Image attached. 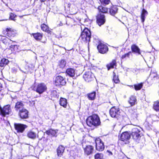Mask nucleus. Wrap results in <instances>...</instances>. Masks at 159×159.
Here are the masks:
<instances>
[{"mask_svg":"<svg viewBox=\"0 0 159 159\" xmlns=\"http://www.w3.org/2000/svg\"><path fill=\"white\" fill-rule=\"evenodd\" d=\"M97 49L98 52L102 54L106 53L108 50V48L107 45L101 43H100L97 46Z\"/></svg>","mask_w":159,"mask_h":159,"instance_id":"9","label":"nucleus"},{"mask_svg":"<svg viewBox=\"0 0 159 159\" xmlns=\"http://www.w3.org/2000/svg\"><path fill=\"white\" fill-rule=\"evenodd\" d=\"M148 14L147 11L145 9H143L141 15V19L142 22H144L145 20V16Z\"/></svg>","mask_w":159,"mask_h":159,"instance_id":"31","label":"nucleus"},{"mask_svg":"<svg viewBox=\"0 0 159 159\" xmlns=\"http://www.w3.org/2000/svg\"><path fill=\"white\" fill-rule=\"evenodd\" d=\"M130 134L127 132H125L121 134L120 139L121 141L125 142V144H127L129 143L128 140L130 139Z\"/></svg>","mask_w":159,"mask_h":159,"instance_id":"13","label":"nucleus"},{"mask_svg":"<svg viewBox=\"0 0 159 159\" xmlns=\"http://www.w3.org/2000/svg\"><path fill=\"white\" fill-rule=\"evenodd\" d=\"M87 125L90 127L97 126L100 125L101 122L98 115L94 114L89 116L86 120Z\"/></svg>","mask_w":159,"mask_h":159,"instance_id":"1","label":"nucleus"},{"mask_svg":"<svg viewBox=\"0 0 159 159\" xmlns=\"http://www.w3.org/2000/svg\"><path fill=\"white\" fill-rule=\"evenodd\" d=\"M153 108L156 111H159V101L154 102L153 104Z\"/></svg>","mask_w":159,"mask_h":159,"instance_id":"33","label":"nucleus"},{"mask_svg":"<svg viewBox=\"0 0 159 159\" xmlns=\"http://www.w3.org/2000/svg\"><path fill=\"white\" fill-rule=\"evenodd\" d=\"M16 15L12 13H11L10 15V18L11 20H13L14 21H15L16 20V19H15V18L16 17Z\"/></svg>","mask_w":159,"mask_h":159,"instance_id":"41","label":"nucleus"},{"mask_svg":"<svg viewBox=\"0 0 159 159\" xmlns=\"http://www.w3.org/2000/svg\"><path fill=\"white\" fill-rule=\"evenodd\" d=\"M98 9L100 11H101L103 13H106L108 11L107 8L103 7L102 6H99Z\"/></svg>","mask_w":159,"mask_h":159,"instance_id":"30","label":"nucleus"},{"mask_svg":"<svg viewBox=\"0 0 159 159\" xmlns=\"http://www.w3.org/2000/svg\"><path fill=\"white\" fill-rule=\"evenodd\" d=\"M83 77L85 81L89 82L94 79V75L91 72L88 71L85 72Z\"/></svg>","mask_w":159,"mask_h":159,"instance_id":"12","label":"nucleus"},{"mask_svg":"<svg viewBox=\"0 0 159 159\" xmlns=\"http://www.w3.org/2000/svg\"><path fill=\"white\" fill-rule=\"evenodd\" d=\"M66 64V61L64 60H62L59 62L58 65L60 68L63 69L65 66Z\"/></svg>","mask_w":159,"mask_h":159,"instance_id":"32","label":"nucleus"},{"mask_svg":"<svg viewBox=\"0 0 159 159\" xmlns=\"http://www.w3.org/2000/svg\"><path fill=\"white\" fill-rule=\"evenodd\" d=\"M39 140H41L42 139L43 140L44 143H46L47 142L48 139L47 138H45L44 137H43L41 139L39 138Z\"/></svg>","mask_w":159,"mask_h":159,"instance_id":"44","label":"nucleus"},{"mask_svg":"<svg viewBox=\"0 0 159 159\" xmlns=\"http://www.w3.org/2000/svg\"><path fill=\"white\" fill-rule=\"evenodd\" d=\"M81 144L85 155L89 156L93 153L94 150L93 146L90 145L84 146L83 143H81Z\"/></svg>","mask_w":159,"mask_h":159,"instance_id":"4","label":"nucleus"},{"mask_svg":"<svg viewBox=\"0 0 159 159\" xmlns=\"http://www.w3.org/2000/svg\"><path fill=\"white\" fill-rule=\"evenodd\" d=\"M150 76L151 77H153L154 80L156 79H157L158 78V77L157 76V74L155 73H154V74H151Z\"/></svg>","mask_w":159,"mask_h":159,"instance_id":"42","label":"nucleus"},{"mask_svg":"<svg viewBox=\"0 0 159 159\" xmlns=\"http://www.w3.org/2000/svg\"><path fill=\"white\" fill-rule=\"evenodd\" d=\"M96 144V148L97 150L98 151H102L104 149V146L102 141L99 138L96 139L95 140Z\"/></svg>","mask_w":159,"mask_h":159,"instance_id":"10","label":"nucleus"},{"mask_svg":"<svg viewBox=\"0 0 159 159\" xmlns=\"http://www.w3.org/2000/svg\"><path fill=\"white\" fill-rule=\"evenodd\" d=\"M65 148L62 146H59L57 149V155L59 157H61L64 151Z\"/></svg>","mask_w":159,"mask_h":159,"instance_id":"23","label":"nucleus"},{"mask_svg":"<svg viewBox=\"0 0 159 159\" xmlns=\"http://www.w3.org/2000/svg\"><path fill=\"white\" fill-rule=\"evenodd\" d=\"M41 27V29L43 31L48 32L49 31L48 26L45 24H42Z\"/></svg>","mask_w":159,"mask_h":159,"instance_id":"34","label":"nucleus"},{"mask_svg":"<svg viewBox=\"0 0 159 159\" xmlns=\"http://www.w3.org/2000/svg\"><path fill=\"white\" fill-rule=\"evenodd\" d=\"M66 72L68 75L71 77H74L75 74V70L72 68L67 69Z\"/></svg>","mask_w":159,"mask_h":159,"instance_id":"21","label":"nucleus"},{"mask_svg":"<svg viewBox=\"0 0 159 159\" xmlns=\"http://www.w3.org/2000/svg\"><path fill=\"white\" fill-rule=\"evenodd\" d=\"M66 83L65 79L63 77L59 75L56 77L54 84L56 86H60L64 85Z\"/></svg>","mask_w":159,"mask_h":159,"instance_id":"7","label":"nucleus"},{"mask_svg":"<svg viewBox=\"0 0 159 159\" xmlns=\"http://www.w3.org/2000/svg\"><path fill=\"white\" fill-rule=\"evenodd\" d=\"M142 83L139 84H135L134 85V88L136 90H140L143 87Z\"/></svg>","mask_w":159,"mask_h":159,"instance_id":"36","label":"nucleus"},{"mask_svg":"<svg viewBox=\"0 0 159 159\" xmlns=\"http://www.w3.org/2000/svg\"><path fill=\"white\" fill-rule=\"evenodd\" d=\"M149 62L150 63L153 64V62L152 61H149Z\"/></svg>","mask_w":159,"mask_h":159,"instance_id":"47","label":"nucleus"},{"mask_svg":"<svg viewBox=\"0 0 159 159\" xmlns=\"http://www.w3.org/2000/svg\"><path fill=\"white\" fill-rule=\"evenodd\" d=\"M40 0V1H41V2H44V1H45L46 0Z\"/></svg>","mask_w":159,"mask_h":159,"instance_id":"48","label":"nucleus"},{"mask_svg":"<svg viewBox=\"0 0 159 159\" xmlns=\"http://www.w3.org/2000/svg\"><path fill=\"white\" fill-rule=\"evenodd\" d=\"M53 93H56V92L55 91H53Z\"/></svg>","mask_w":159,"mask_h":159,"instance_id":"49","label":"nucleus"},{"mask_svg":"<svg viewBox=\"0 0 159 159\" xmlns=\"http://www.w3.org/2000/svg\"><path fill=\"white\" fill-rule=\"evenodd\" d=\"M27 136L29 138L32 139H35L37 137L39 138L38 135L33 130L29 131L27 133Z\"/></svg>","mask_w":159,"mask_h":159,"instance_id":"18","label":"nucleus"},{"mask_svg":"<svg viewBox=\"0 0 159 159\" xmlns=\"http://www.w3.org/2000/svg\"><path fill=\"white\" fill-rule=\"evenodd\" d=\"M116 62L115 60H113L111 62L107 65V67L108 70H110L111 69L113 68L115 66H116Z\"/></svg>","mask_w":159,"mask_h":159,"instance_id":"24","label":"nucleus"},{"mask_svg":"<svg viewBox=\"0 0 159 159\" xmlns=\"http://www.w3.org/2000/svg\"><path fill=\"white\" fill-rule=\"evenodd\" d=\"M131 116L133 118H136L137 117V115L136 112L135 111L133 112L131 114Z\"/></svg>","mask_w":159,"mask_h":159,"instance_id":"43","label":"nucleus"},{"mask_svg":"<svg viewBox=\"0 0 159 159\" xmlns=\"http://www.w3.org/2000/svg\"><path fill=\"white\" fill-rule=\"evenodd\" d=\"M88 97L89 100H93L94 99L95 96H96V92H93L90 93H89L88 94Z\"/></svg>","mask_w":159,"mask_h":159,"instance_id":"29","label":"nucleus"},{"mask_svg":"<svg viewBox=\"0 0 159 159\" xmlns=\"http://www.w3.org/2000/svg\"><path fill=\"white\" fill-rule=\"evenodd\" d=\"M1 39L2 40H5L6 39H7V38L6 37L4 36H1Z\"/></svg>","mask_w":159,"mask_h":159,"instance_id":"46","label":"nucleus"},{"mask_svg":"<svg viewBox=\"0 0 159 159\" xmlns=\"http://www.w3.org/2000/svg\"><path fill=\"white\" fill-rule=\"evenodd\" d=\"M28 111L25 108L19 111V115L22 119H26L28 117Z\"/></svg>","mask_w":159,"mask_h":159,"instance_id":"16","label":"nucleus"},{"mask_svg":"<svg viewBox=\"0 0 159 159\" xmlns=\"http://www.w3.org/2000/svg\"><path fill=\"white\" fill-rule=\"evenodd\" d=\"M120 111L119 108L115 107H112L110 110V114L111 117L118 118L120 115Z\"/></svg>","mask_w":159,"mask_h":159,"instance_id":"6","label":"nucleus"},{"mask_svg":"<svg viewBox=\"0 0 159 159\" xmlns=\"http://www.w3.org/2000/svg\"><path fill=\"white\" fill-rule=\"evenodd\" d=\"M136 101L137 100L135 97L131 96L128 102L131 106H133L136 103Z\"/></svg>","mask_w":159,"mask_h":159,"instance_id":"25","label":"nucleus"},{"mask_svg":"<svg viewBox=\"0 0 159 159\" xmlns=\"http://www.w3.org/2000/svg\"><path fill=\"white\" fill-rule=\"evenodd\" d=\"M95 159H103V155L102 153H97L94 156Z\"/></svg>","mask_w":159,"mask_h":159,"instance_id":"38","label":"nucleus"},{"mask_svg":"<svg viewBox=\"0 0 159 159\" xmlns=\"http://www.w3.org/2000/svg\"><path fill=\"white\" fill-rule=\"evenodd\" d=\"M102 4L107 5L110 2V0H99Z\"/></svg>","mask_w":159,"mask_h":159,"instance_id":"40","label":"nucleus"},{"mask_svg":"<svg viewBox=\"0 0 159 159\" xmlns=\"http://www.w3.org/2000/svg\"><path fill=\"white\" fill-rule=\"evenodd\" d=\"M131 49L133 52L141 54L140 49L139 47L135 44H133L131 47Z\"/></svg>","mask_w":159,"mask_h":159,"instance_id":"22","label":"nucleus"},{"mask_svg":"<svg viewBox=\"0 0 159 159\" xmlns=\"http://www.w3.org/2000/svg\"><path fill=\"white\" fill-rule=\"evenodd\" d=\"M58 131V130L57 129L54 130L50 129L47 130L45 133L48 135H51L52 137H56L57 136V133Z\"/></svg>","mask_w":159,"mask_h":159,"instance_id":"19","label":"nucleus"},{"mask_svg":"<svg viewBox=\"0 0 159 159\" xmlns=\"http://www.w3.org/2000/svg\"><path fill=\"white\" fill-rule=\"evenodd\" d=\"M131 135L133 139L137 142L141 138L140 131L137 128H134L132 129Z\"/></svg>","mask_w":159,"mask_h":159,"instance_id":"5","label":"nucleus"},{"mask_svg":"<svg viewBox=\"0 0 159 159\" xmlns=\"http://www.w3.org/2000/svg\"><path fill=\"white\" fill-rule=\"evenodd\" d=\"M15 109L16 111H19L25 109L23 103L21 102H17L16 104Z\"/></svg>","mask_w":159,"mask_h":159,"instance_id":"17","label":"nucleus"},{"mask_svg":"<svg viewBox=\"0 0 159 159\" xmlns=\"http://www.w3.org/2000/svg\"><path fill=\"white\" fill-rule=\"evenodd\" d=\"M14 127L15 129L17 131V132L18 133H22L27 126L25 125L15 123L14 124Z\"/></svg>","mask_w":159,"mask_h":159,"instance_id":"11","label":"nucleus"},{"mask_svg":"<svg viewBox=\"0 0 159 159\" xmlns=\"http://www.w3.org/2000/svg\"><path fill=\"white\" fill-rule=\"evenodd\" d=\"M67 100L66 99L64 98H61L60 100V104L61 106L63 107L64 108H66L67 106Z\"/></svg>","mask_w":159,"mask_h":159,"instance_id":"26","label":"nucleus"},{"mask_svg":"<svg viewBox=\"0 0 159 159\" xmlns=\"http://www.w3.org/2000/svg\"><path fill=\"white\" fill-rule=\"evenodd\" d=\"M107 152L108 153V155L109 156L112 155L113 154L112 152L109 150H107Z\"/></svg>","mask_w":159,"mask_h":159,"instance_id":"45","label":"nucleus"},{"mask_svg":"<svg viewBox=\"0 0 159 159\" xmlns=\"http://www.w3.org/2000/svg\"><path fill=\"white\" fill-rule=\"evenodd\" d=\"M9 61L6 59H2L0 62V66L1 67H4L9 63Z\"/></svg>","mask_w":159,"mask_h":159,"instance_id":"27","label":"nucleus"},{"mask_svg":"<svg viewBox=\"0 0 159 159\" xmlns=\"http://www.w3.org/2000/svg\"><path fill=\"white\" fill-rule=\"evenodd\" d=\"M113 80L115 83H118L119 82V80L117 75H116L115 73L113 72Z\"/></svg>","mask_w":159,"mask_h":159,"instance_id":"35","label":"nucleus"},{"mask_svg":"<svg viewBox=\"0 0 159 159\" xmlns=\"http://www.w3.org/2000/svg\"><path fill=\"white\" fill-rule=\"evenodd\" d=\"M118 10L117 7L116 6H113L110 9V13L111 15L114 16L117 13Z\"/></svg>","mask_w":159,"mask_h":159,"instance_id":"28","label":"nucleus"},{"mask_svg":"<svg viewBox=\"0 0 159 159\" xmlns=\"http://www.w3.org/2000/svg\"><path fill=\"white\" fill-rule=\"evenodd\" d=\"M32 35L34 39L38 41H40L43 37V34L39 33H33Z\"/></svg>","mask_w":159,"mask_h":159,"instance_id":"20","label":"nucleus"},{"mask_svg":"<svg viewBox=\"0 0 159 159\" xmlns=\"http://www.w3.org/2000/svg\"><path fill=\"white\" fill-rule=\"evenodd\" d=\"M91 33L87 28H85L82 32L80 38L84 42H89L90 41Z\"/></svg>","mask_w":159,"mask_h":159,"instance_id":"2","label":"nucleus"},{"mask_svg":"<svg viewBox=\"0 0 159 159\" xmlns=\"http://www.w3.org/2000/svg\"><path fill=\"white\" fill-rule=\"evenodd\" d=\"M17 33L16 31L11 28H7L6 30L5 34L9 37H14Z\"/></svg>","mask_w":159,"mask_h":159,"instance_id":"15","label":"nucleus"},{"mask_svg":"<svg viewBox=\"0 0 159 159\" xmlns=\"http://www.w3.org/2000/svg\"><path fill=\"white\" fill-rule=\"evenodd\" d=\"M47 89L46 86L44 84L40 83L35 86L33 88V89L39 94H41L45 91Z\"/></svg>","mask_w":159,"mask_h":159,"instance_id":"3","label":"nucleus"},{"mask_svg":"<svg viewBox=\"0 0 159 159\" xmlns=\"http://www.w3.org/2000/svg\"><path fill=\"white\" fill-rule=\"evenodd\" d=\"M3 116H5L7 115L11 114V109L10 105H7L4 106L3 108H1L0 112Z\"/></svg>","mask_w":159,"mask_h":159,"instance_id":"8","label":"nucleus"},{"mask_svg":"<svg viewBox=\"0 0 159 159\" xmlns=\"http://www.w3.org/2000/svg\"><path fill=\"white\" fill-rule=\"evenodd\" d=\"M106 21L105 16L104 15L101 13L98 15L97 17V23L98 25L101 26L103 25Z\"/></svg>","mask_w":159,"mask_h":159,"instance_id":"14","label":"nucleus"},{"mask_svg":"<svg viewBox=\"0 0 159 159\" xmlns=\"http://www.w3.org/2000/svg\"><path fill=\"white\" fill-rule=\"evenodd\" d=\"M132 54L131 52H129L128 53H125L121 57V59L122 60L125 59L126 57L129 58L130 55Z\"/></svg>","mask_w":159,"mask_h":159,"instance_id":"37","label":"nucleus"},{"mask_svg":"<svg viewBox=\"0 0 159 159\" xmlns=\"http://www.w3.org/2000/svg\"><path fill=\"white\" fill-rule=\"evenodd\" d=\"M18 46L17 45H11L10 46V48H11V50L14 51H17L18 49Z\"/></svg>","mask_w":159,"mask_h":159,"instance_id":"39","label":"nucleus"}]
</instances>
